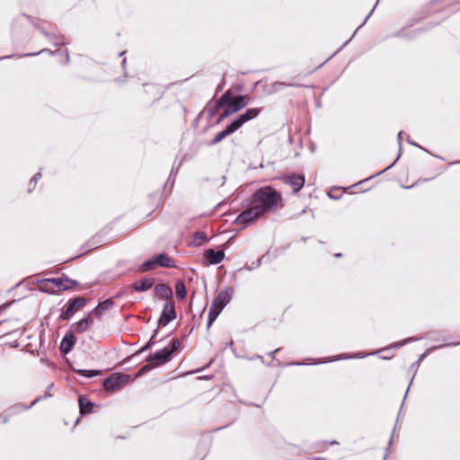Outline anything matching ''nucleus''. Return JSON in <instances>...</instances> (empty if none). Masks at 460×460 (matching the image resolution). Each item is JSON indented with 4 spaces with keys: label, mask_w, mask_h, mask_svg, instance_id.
<instances>
[{
    "label": "nucleus",
    "mask_w": 460,
    "mask_h": 460,
    "mask_svg": "<svg viewBox=\"0 0 460 460\" xmlns=\"http://www.w3.org/2000/svg\"><path fill=\"white\" fill-rule=\"evenodd\" d=\"M249 204H253L263 216L266 213L275 212L283 207L281 194L271 186H264L254 191L249 199Z\"/></svg>",
    "instance_id": "obj_1"
},
{
    "label": "nucleus",
    "mask_w": 460,
    "mask_h": 460,
    "mask_svg": "<svg viewBox=\"0 0 460 460\" xmlns=\"http://www.w3.org/2000/svg\"><path fill=\"white\" fill-rule=\"evenodd\" d=\"M251 101L252 98L247 95H234L230 90L226 91L217 102L218 107L225 108L217 118V123L218 124L232 114L238 112L246 107Z\"/></svg>",
    "instance_id": "obj_2"
},
{
    "label": "nucleus",
    "mask_w": 460,
    "mask_h": 460,
    "mask_svg": "<svg viewBox=\"0 0 460 460\" xmlns=\"http://www.w3.org/2000/svg\"><path fill=\"white\" fill-rule=\"evenodd\" d=\"M180 345L178 339H172L171 341L170 347H165L163 349L156 350L154 354L147 357L146 361L153 364L154 367L164 365L172 359V354L179 350Z\"/></svg>",
    "instance_id": "obj_3"
},
{
    "label": "nucleus",
    "mask_w": 460,
    "mask_h": 460,
    "mask_svg": "<svg viewBox=\"0 0 460 460\" xmlns=\"http://www.w3.org/2000/svg\"><path fill=\"white\" fill-rule=\"evenodd\" d=\"M88 303L84 296H75L66 304V309L59 315L60 321H68L76 312L83 309Z\"/></svg>",
    "instance_id": "obj_4"
},
{
    "label": "nucleus",
    "mask_w": 460,
    "mask_h": 460,
    "mask_svg": "<svg viewBox=\"0 0 460 460\" xmlns=\"http://www.w3.org/2000/svg\"><path fill=\"white\" fill-rule=\"evenodd\" d=\"M262 217L253 204H249V207L240 213L234 220L237 225L246 227L248 225Z\"/></svg>",
    "instance_id": "obj_5"
},
{
    "label": "nucleus",
    "mask_w": 460,
    "mask_h": 460,
    "mask_svg": "<svg viewBox=\"0 0 460 460\" xmlns=\"http://www.w3.org/2000/svg\"><path fill=\"white\" fill-rule=\"evenodd\" d=\"M46 281L55 285L60 291L70 290L75 288H78L79 290H82L86 288L85 286L79 284L76 280L71 279L66 276L49 279Z\"/></svg>",
    "instance_id": "obj_6"
},
{
    "label": "nucleus",
    "mask_w": 460,
    "mask_h": 460,
    "mask_svg": "<svg viewBox=\"0 0 460 460\" xmlns=\"http://www.w3.org/2000/svg\"><path fill=\"white\" fill-rule=\"evenodd\" d=\"M177 317L174 303L170 301L166 302L164 305L160 318L158 319V327H164L170 322L173 321Z\"/></svg>",
    "instance_id": "obj_7"
},
{
    "label": "nucleus",
    "mask_w": 460,
    "mask_h": 460,
    "mask_svg": "<svg viewBox=\"0 0 460 460\" xmlns=\"http://www.w3.org/2000/svg\"><path fill=\"white\" fill-rule=\"evenodd\" d=\"M281 181L292 187L294 192H298L305 185V180L303 174L291 173L283 175Z\"/></svg>",
    "instance_id": "obj_8"
},
{
    "label": "nucleus",
    "mask_w": 460,
    "mask_h": 460,
    "mask_svg": "<svg viewBox=\"0 0 460 460\" xmlns=\"http://www.w3.org/2000/svg\"><path fill=\"white\" fill-rule=\"evenodd\" d=\"M53 383L48 385L47 390L43 395L38 396L30 405H26L24 403H18L9 409V411L13 412L22 411H27L31 409L32 406H34L39 402L42 401L43 399H47L52 396L51 394V389L53 388Z\"/></svg>",
    "instance_id": "obj_9"
},
{
    "label": "nucleus",
    "mask_w": 460,
    "mask_h": 460,
    "mask_svg": "<svg viewBox=\"0 0 460 460\" xmlns=\"http://www.w3.org/2000/svg\"><path fill=\"white\" fill-rule=\"evenodd\" d=\"M261 111V108H250L246 110L245 112L240 114L236 119H234L233 122L239 129L244 123L255 119Z\"/></svg>",
    "instance_id": "obj_10"
},
{
    "label": "nucleus",
    "mask_w": 460,
    "mask_h": 460,
    "mask_svg": "<svg viewBox=\"0 0 460 460\" xmlns=\"http://www.w3.org/2000/svg\"><path fill=\"white\" fill-rule=\"evenodd\" d=\"M232 289L220 290L217 296L214 298L212 305L219 310H223L225 306L231 301Z\"/></svg>",
    "instance_id": "obj_11"
},
{
    "label": "nucleus",
    "mask_w": 460,
    "mask_h": 460,
    "mask_svg": "<svg viewBox=\"0 0 460 460\" xmlns=\"http://www.w3.org/2000/svg\"><path fill=\"white\" fill-rule=\"evenodd\" d=\"M93 320L91 317V313H89L86 316L71 325V332L83 333L86 332L93 325Z\"/></svg>",
    "instance_id": "obj_12"
},
{
    "label": "nucleus",
    "mask_w": 460,
    "mask_h": 460,
    "mask_svg": "<svg viewBox=\"0 0 460 460\" xmlns=\"http://www.w3.org/2000/svg\"><path fill=\"white\" fill-rule=\"evenodd\" d=\"M204 258L208 261V264L217 265L224 260L225 252L223 250L215 251L210 248L205 252Z\"/></svg>",
    "instance_id": "obj_13"
},
{
    "label": "nucleus",
    "mask_w": 460,
    "mask_h": 460,
    "mask_svg": "<svg viewBox=\"0 0 460 460\" xmlns=\"http://www.w3.org/2000/svg\"><path fill=\"white\" fill-rule=\"evenodd\" d=\"M154 293L159 299L165 300H170L173 296L172 288L164 283L157 284L154 288Z\"/></svg>",
    "instance_id": "obj_14"
},
{
    "label": "nucleus",
    "mask_w": 460,
    "mask_h": 460,
    "mask_svg": "<svg viewBox=\"0 0 460 460\" xmlns=\"http://www.w3.org/2000/svg\"><path fill=\"white\" fill-rule=\"evenodd\" d=\"M236 130H238V128L236 127V125L232 121L229 125L226 126V128L218 132L214 137L213 139L210 141L209 145L210 146H215L217 144H218L219 142H221L224 138H226V137L230 136L231 134L234 133Z\"/></svg>",
    "instance_id": "obj_15"
},
{
    "label": "nucleus",
    "mask_w": 460,
    "mask_h": 460,
    "mask_svg": "<svg viewBox=\"0 0 460 460\" xmlns=\"http://www.w3.org/2000/svg\"><path fill=\"white\" fill-rule=\"evenodd\" d=\"M76 338L72 332L66 333L60 344V350L64 354L69 353L75 346Z\"/></svg>",
    "instance_id": "obj_16"
},
{
    "label": "nucleus",
    "mask_w": 460,
    "mask_h": 460,
    "mask_svg": "<svg viewBox=\"0 0 460 460\" xmlns=\"http://www.w3.org/2000/svg\"><path fill=\"white\" fill-rule=\"evenodd\" d=\"M39 30L40 31V32L46 37L48 38L49 40L52 41L53 45L54 46H60V45H64L66 44V42L64 40H65V37L63 35H58L56 34L55 32H51V31H47L44 28L42 27H39Z\"/></svg>",
    "instance_id": "obj_17"
},
{
    "label": "nucleus",
    "mask_w": 460,
    "mask_h": 460,
    "mask_svg": "<svg viewBox=\"0 0 460 460\" xmlns=\"http://www.w3.org/2000/svg\"><path fill=\"white\" fill-rule=\"evenodd\" d=\"M156 265L164 268H176V264L171 257L165 253H159L155 255Z\"/></svg>",
    "instance_id": "obj_18"
},
{
    "label": "nucleus",
    "mask_w": 460,
    "mask_h": 460,
    "mask_svg": "<svg viewBox=\"0 0 460 460\" xmlns=\"http://www.w3.org/2000/svg\"><path fill=\"white\" fill-rule=\"evenodd\" d=\"M155 284L154 278H144L139 283H135L133 288L136 292H145L150 289Z\"/></svg>",
    "instance_id": "obj_19"
},
{
    "label": "nucleus",
    "mask_w": 460,
    "mask_h": 460,
    "mask_svg": "<svg viewBox=\"0 0 460 460\" xmlns=\"http://www.w3.org/2000/svg\"><path fill=\"white\" fill-rule=\"evenodd\" d=\"M119 378L117 377L116 374H113L110 377L106 378L103 382V387L107 391H115L120 389V386L118 383Z\"/></svg>",
    "instance_id": "obj_20"
},
{
    "label": "nucleus",
    "mask_w": 460,
    "mask_h": 460,
    "mask_svg": "<svg viewBox=\"0 0 460 460\" xmlns=\"http://www.w3.org/2000/svg\"><path fill=\"white\" fill-rule=\"evenodd\" d=\"M114 305V302L112 299L109 298V299H106L102 302H100L98 304V305L94 308V312H95V314L98 316V317H101L102 313L104 311H107L109 310L110 308H111L112 306Z\"/></svg>",
    "instance_id": "obj_21"
},
{
    "label": "nucleus",
    "mask_w": 460,
    "mask_h": 460,
    "mask_svg": "<svg viewBox=\"0 0 460 460\" xmlns=\"http://www.w3.org/2000/svg\"><path fill=\"white\" fill-rule=\"evenodd\" d=\"M80 412L82 414H88L92 412L93 403L86 397L80 396L78 400Z\"/></svg>",
    "instance_id": "obj_22"
},
{
    "label": "nucleus",
    "mask_w": 460,
    "mask_h": 460,
    "mask_svg": "<svg viewBox=\"0 0 460 460\" xmlns=\"http://www.w3.org/2000/svg\"><path fill=\"white\" fill-rule=\"evenodd\" d=\"M157 267L155 256L151 259L144 261L137 269L138 272L144 273L149 270H153Z\"/></svg>",
    "instance_id": "obj_23"
},
{
    "label": "nucleus",
    "mask_w": 460,
    "mask_h": 460,
    "mask_svg": "<svg viewBox=\"0 0 460 460\" xmlns=\"http://www.w3.org/2000/svg\"><path fill=\"white\" fill-rule=\"evenodd\" d=\"M175 293L178 299H184L187 295L186 286L183 280L179 279L175 284Z\"/></svg>",
    "instance_id": "obj_24"
},
{
    "label": "nucleus",
    "mask_w": 460,
    "mask_h": 460,
    "mask_svg": "<svg viewBox=\"0 0 460 460\" xmlns=\"http://www.w3.org/2000/svg\"><path fill=\"white\" fill-rule=\"evenodd\" d=\"M222 310L217 309L211 304L208 316V328H209L211 324L217 320Z\"/></svg>",
    "instance_id": "obj_25"
},
{
    "label": "nucleus",
    "mask_w": 460,
    "mask_h": 460,
    "mask_svg": "<svg viewBox=\"0 0 460 460\" xmlns=\"http://www.w3.org/2000/svg\"><path fill=\"white\" fill-rule=\"evenodd\" d=\"M293 86H299V84H294V83L275 82L271 85L272 93L279 92V91L282 90L285 87H293Z\"/></svg>",
    "instance_id": "obj_26"
},
{
    "label": "nucleus",
    "mask_w": 460,
    "mask_h": 460,
    "mask_svg": "<svg viewBox=\"0 0 460 460\" xmlns=\"http://www.w3.org/2000/svg\"><path fill=\"white\" fill-rule=\"evenodd\" d=\"M207 234L202 231H197L193 234V242L196 243V245H200L203 243L208 242Z\"/></svg>",
    "instance_id": "obj_27"
},
{
    "label": "nucleus",
    "mask_w": 460,
    "mask_h": 460,
    "mask_svg": "<svg viewBox=\"0 0 460 460\" xmlns=\"http://www.w3.org/2000/svg\"><path fill=\"white\" fill-rule=\"evenodd\" d=\"M76 373L85 376V377H94L100 375V370H86V369H78L76 370Z\"/></svg>",
    "instance_id": "obj_28"
},
{
    "label": "nucleus",
    "mask_w": 460,
    "mask_h": 460,
    "mask_svg": "<svg viewBox=\"0 0 460 460\" xmlns=\"http://www.w3.org/2000/svg\"><path fill=\"white\" fill-rule=\"evenodd\" d=\"M116 376L118 378H119L118 383H119L120 388L122 387V385L128 384L131 380V376L127 374H116Z\"/></svg>",
    "instance_id": "obj_29"
},
{
    "label": "nucleus",
    "mask_w": 460,
    "mask_h": 460,
    "mask_svg": "<svg viewBox=\"0 0 460 460\" xmlns=\"http://www.w3.org/2000/svg\"><path fill=\"white\" fill-rule=\"evenodd\" d=\"M153 364L151 363H148L146 365H144L143 367H141L138 371L137 372L136 374V377H140L142 376L143 375H145L146 372H148L151 368H153Z\"/></svg>",
    "instance_id": "obj_30"
},
{
    "label": "nucleus",
    "mask_w": 460,
    "mask_h": 460,
    "mask_svg": "<svg viewBox=\"0 0 460 460\" xmlns=\"http://www.w3.org/2000/svg\"><path fill=\"white\" fill-rule=\"evenodd\" d=\"M157 332H158V328H156L155 330L153 335L151 336L150 341L144 347H142V349H140L139 352H143L145 350H147L148 349H150L155 344L154 339H155Z\"/></svg>",
    "instance_id": "obj_31"
},
{
    "label": "nucleus",
    "mask_w": 460,
    "mask_h": 460,
    "mask_svg": "<svg viewBox=\"0 0 460 460\" xmlns=\"http://www.w3.org/2000/svg\"><path fill=\"white\" fill-rule=\"evenodd\" d=\"M414 339L412 338H410V339H406V340H403L400 342H396L393 345L394 348H401L402 346H403L404 344L408 343L409 341H413Z\"/></svg>",
    "instance_id": "obj_32"
},
{
    "label": "nucleus",
    "mask_w": 460,
    "mask_h": 460,
    "mask_svg": "<svg viewBox=\"0 0 460 460\" xmlns=\"http://www.w3.org/2000/svg\"><path fill=\"white\" fill-rule=\"evenodd\" d=\"M181 162H180L177 165H176V163L174 162L173 165H172V171H171V175H170V178L172 177V175L173 173H176L181 166Z\"/></svg>",
    "instance_id": "obj_33"
},
{
    "label": "nucleus",
    "mask_w": 460,
    "mask_h": 460,
    "mask_svg": "<svg viewBox=\"0 0 460 460\" xmlns=\"http://www.w3.org/2000/svg\"><path fill=\"white\" fill-rule=\"evenodd\" d=\"M41 177V172H37L31 180V183H34V185L36 184V182L38 181L39 179H40Z\"/></svg>",
    "instance_id": "obj_34"
},
{
    "label": "nucleus",
    "mask_w": 460,
    "mask_h": 460,
    "mask_svg": "<svg viewBox=\"0 0 460 460\" xmlns=\"http://www.w3.org/2000/svg\"><path fill=\"white\" fill-rule=\"evenodd\" d=\"M218 108H219V107H218V106H217V104L216 103V106H215L214 108H212V109H210V110H209V116H210V117H213V116L217 113V109H218Z\"/></svg>",
    "instance_id": "obj_35"
},
{
    "label": "nucleus",
    "mask_w": 460,
    "mask_h": 460,
    "mask_svg": "<svg viewBox=\"0 0 460 460\" xmlns=\"http://www.w3.org/2000/svg\"><path fill=\"white\" fill-rule=\"evenodd\" d=\"M402 131H400L397 135V138H398V143H399V149L401 150L402 148Z\"/></svg>",
    "instance_id": "obj_36"
},
{
    "label": "nucleus",
    "mask_w": 460,
    "mask_h": 460,
    "mask_svg": "<svg viewBox=\"0 0 460 460\" xmlns=\"http://www.w3.org/2000/svg\"><path fill=\"white\" fill-rule=\"evenodd\" d=\"M399 157H400V155L397 156V158L394 160V162L392 164H390V165H389V166H387L385 169H384L383 171H381V172H380V173H382V172H384L387 171V170H388V169H390L393 165H394V164H395V163H396V161L399 159ZM377 174H379V172H378Z\"/></svg>",
    "instance_id": "obj_37"
},
{
    "label": "nucleus",
    "mask_w": 460,
    "mask_h": 460,
    "mask_svg": "<svg viewBox=\"0 0 460 460\" xmlns=\"http://www.w3.org/2000/svg\"><path fill=\"white\" fill-rule=\"evenodd\" d=\"M375 10V6L373 7V9H371L370 13L367 14V16L366 17V19L364 20V22H362L361 25L358 26V28H360L361 26H363L365 24V22H367V20L369 18V16L373 13Z\"/></svg>",
    "instance_id": "obj_38"
},
{
    "label": "nucleus",
    "mask_w": 460,
    "mask_h": 460,
    "mask_svg": "<svg viewBox=\"0 0 460 460\" xmlns=\"http://www.w3.org/2000/svg\"><path fill=\"white\" fill-rule=\"evenodd\" d=\"M43 52H49V53H51V54L53 53L51 50L44 49H41L40 52H38V54L43 53ZM30 55L31 54H27L26 56H30ZM35 55H37V53Z\"/></svg>",
    "instance_id": "obj_39"
},
{
    "label": "nucleus",
    "mask_w": 460,
    "mask_h": 460,
    "mask_svg": "<svg viewBox=\"0 0 460 460\" xmlns=\"http://www.w3.org/2000/svg\"><path fill=\"white\" fill-rule=\"evenodd\" d=\"M69 62V54L68 51L66 50V63L67 64Z\"/></svg>",
    "instance_id": "obj_40"
},
{
    "label": "nucleus",
    "mask_w": 460,
    "mask_h": 460,
    "mask_svg": "<svg viewBox=\"0 0 460 460\" xmlns=\"http://www.w3.org/2000/svg\"><path fill=\"white\" fill-rule=\"evenodd\" d=\"M0 420H2V421L4 423L7 422L8 419L6 417H3L2 415H0Z\"/></svg>",
    "instance_id": "obj_41"
},
{
    "label": "nucleus",
    "mask_w": 460,
    "mask_h": 460,
    "mask_svg": "<svg viewBox=\"0 0 460 460\" xmlns=\"http://www.w3.org/2000/svg\"><path fill=\"white\" fill-rule=\"evenodd\" d=\"M86 245H87V246H89V249H90V250L93 249V247H91V246H90V242L86 243Z\"/></svg>",
    "instance_id": "obj_42"
},
{
    "label": "nucleus",
    "mask_w": 460,
    "mask_h": 460,
    "mask_svg": "<svg viewBox=\"0 0 460 460\" xmlns=\"http://www.w3.org/2000/svg\"><path fill=\"white\" fill-rule=\"evenodd\" d=\"M279 350V349H276L275 350H273V351L271 352V354H275V353H276V352H278Z\"/></svg>",
    "instance_id": "obj_43"
},
{
    "label": "nucleus",
    "mask_w": 460,
    "mask_h": 460,
    "mask_svg": "<svg viewBox=\"0 0 460 460\" xmlns=\"http://www.w3.org/2000/svg\"><path fill=\"white\" fill-rule=\"evenodd\" d=\"M423 356L420 357V359L418 361H416L415 364H418L421 359H422Z\"/></svg>",
    "instance_id": "obj_44"
},
{
    "label": "nucleus",
    "mask_w": 460,
    "mask_h": 460,
    "mask_svg": "<svg viewBox=\"0 0 460 460\" xmlns=\"http://www.w3.org/2000/svg\"><path fill=\"white\" fill-rule=\"evenodd\" d=\"M315 460H327V459H324V458H322V457H317Z\"/></svg>",
    "instance_id": "obj_45"
},
{
    "label": "nucleus",
    "mask_w": 460,
    "mask_h": 460,
    "mask_svg": "<svg viewBox=\"0 0 460 460\" xmlns=\"http://www.w3.org/2000/svg\"><path fill=\"white\" fill-rule=\"evenodd\" d=\"M329 197L332 199H336V197H333L331 193H329Z\"/></svg>",
    "instance_id": "obj_46"
},
{
    "label": "nucleus",
    "mask_w": 460,
    "mask_h": 460,
    "mask_svg": "<svg viewBox=\"0 0 460 460\" xmlns=\"http://www.w3.org/2000/svg\"><path fill=\"white\" fill-rule=\"evenodd\" d=\"M408 142H409L410 144H411L412 146H417L415 143H412V142H411L410 140H408Z\"/></svg>",
    "instance_id": "obj_47"
},
{
    "label": "nucleus",
    "mask_w": 460,
    "mask_h": 460,
    "mask_svg": "<svg viewBox=\"0 0 460 460\" xmlns=\"http://www.w3.org/2000/svg\"><path fill=\"white\" fill-rule=\"evenodd\" d=\"M335 256H336V257H341V253H337Z\"/></svg>",
    "instance_id": "obj_48"
}]
</instances>
